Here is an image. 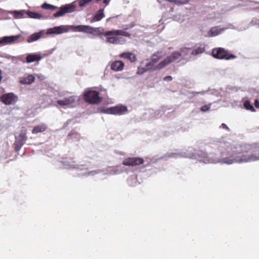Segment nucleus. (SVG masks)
Returning <instances> with one entry per match:
<instances>
[{
	"mask_svg": "<svg viewBox=\"0 0 259 259\" xmlns=\"http://www.w3.org/2000/svg\"><path fill=\"white\" fill-rule=\"evenodd\" d=\"M208 152L197 151L192 147L178 153H169L167 156L173 158H189L205 164L249 162L259 160V143L253 145L233 146L227 142L216 141L207 145Z\"/></svg>",
	"mask_w": 259,
	"mask_h": 259,
	"instance_id": "obj_1",
	"label": "nucleus"
},
{
	"mask_svg": "<svg viewBox=\"0 0 259 259\" xmlns=\"http://www.w3.org/2000/svg\"><path fill=\"white\" fill-rule=\"evenodd\" d=\"M62 167L65 169H75L78 172H80L79 174L80 176L85 177L90 176H94L102 172L101 169L88 171V165L85 164L76 163L73 159L64 158L61 161Z\"/></svg>",
	"mask_w": 259,
	"mask_h": 259,
	"instance_id": "obj_2",
	"label": "nucleus"
},
{
	"mask_svg": "<svg viewBox=\"0 0 259 259\" xmlns=\"http://www.w3.org/2000/svg\"><path fill=\"white\" fill-rule=\"evenodd\" d=\"M76 7L77 6L75 2L62 5L60 8L47 3H44L41 6V8L45 10H54L59 9V11L53 15V16L55 18L62 17L67 13H70L75 12Z\"/></svg>",
	"mask_w": 259,
	"mask_h": 259,
	"instance_id": "obj_3",
	"label": "nucleus"
},
{
	"mask_svg": "<svg viewBox=\"0 0 259 259\" xmlns=\"http://www.w3.org/2000/svg\"><path fill=\"white\" fill-rule=\"evenodd\" d=\"M59 98L56 101L57 105L66 108L72 107L79 100L76 96L65 95L63 93H59Z\"/></svg>",
	"mask_w": 259,
	"mask_h": 259,
	"instance_id": "obj_4",
	"label": "nucleus"
},
{
	"mask_svg": "<svg viewBox=\"0 0 259 259\" xmlns=\"http://www.w3.org/2000/svg\"><path fill=\"white\" fill-rule=\"evenodd\" d=\"M212 55L214 58L218 59L231 60L236 58V56L234 55H229L228 52L223 48L213 49Z\"/></svg>",
	"mask_w": 259,
	"mask_h": 259,
	"instance_id": "obj_5",
	"label": "nucleus"
},
{
	"mask_svg": "<svg viewBox=\"0 0 259 259\" xmlns=\"http://www.w3.org/2000/svg\"><path fill=\"white\" fill-rule=\"evenodd\" d=\"M99 92L89 90L84 94V99L86 102L91 104H95L100 103L102 98L99 96Z\"/></svg>",
	"mask_w": 259,
	"mask_h": 259,
	"instance_id": "obj_6",
	"label": "nucleus"
},
{
	"mask_svg": "<svg viewBox=\"0 0 259 259\" xmlns=\"http://www.w3.org/2000/svg\"><path fill=\"white\" fill-rule=\"evenodd\" d=\"M26 130L23 128L21 130L20 133L17 136H15V141L14 143L15 150L18 152L20 150L23 145L25 143L27 140Z\"/></svg>",
	"mask_w": 259,
	"mask_h": 259,
	"instance_id": "obj_7",
	"label": "nucleus"
},
{
	"mask_svg": "<svg viewBox=\"0 0 259 259\" xmlns=\"http://www.w3.org/2000/svg\"><path fill=\"white\" fill-rule=\"evenodd\" d=\"M127 111V107L120 105L106 108L103 110V113L114 115H122Z\"/></svg>",
	"mask_w": 259,
	"mask_h": 259,
	"instance_id": "obj_8",
	"label": "nucleus"
},
{
	"mask_svg": "<svg viewBox=\"0 0 259 259\" xmlns=\"http://www.w3.org/2000/svg\"><path fill=\"white\" fill-rule=\"evenodd\" d=\"M69 31L72 30L75 32H82L84 33H93L96 32L97 28H94L88 25H68Z\"/></svg>",
	"mask_w": 259,
	"mask_h": 259,
	"instance_id": "obj_9",
	"label": "nucleus"
},
{
	"mask_svg": "<svg viewBox=\"0 0 259 259\" xmlns=\"http://www.w3.org/2000/svg\"><path fill=\"white\" fill-rule=\"evenodd\" d=\"M106 31L101 33V35L107 36L106 43H110L114 45L123 44L125 42V39L122 37H118L117 34H111L109 35H106L105 33Z\"/></svg>",
	"mask_w": 259,
	"mask_h": 259,
	"instance_id": "obj_10",
	"label": "nucleus"
},
{
	"mask_svg": "<svg viewBox=\"0 0 259 259\" xmlns=\"http://www.w3.org/2000/svg\"><path fill=\"white\" fill-rule=\"evenodd\" d=\"M20 37V35L1 37H0V46L15 44L17 42Z\"/></svg>",
	"mask_w": 259,
	"mask_h": 259,
	"instance_id": "obj_11",
	"label": "nucleus"
},
{
	"mask_svg": "<svg viewBox=\"0 0 259 259\" xmlns=\"http://www.w3.org/2000/svg\"><path fill=\"white\" fill-rule=\"evenodd\" d=\"M69 31L68 25H60L49 28L47 30L48 34H60Z\"/></svg>",
	"mask_w": 259,
	"mask_h": 259,
	"instance_id": "obj_12",
	"label": "nucleus"
},
{
	"mask_svg": "<svg viewBox=\"0 0 259 259\" xmlns=\"http://www.w3.org/2000/svg\"><path fill=\"white\" fill-rule=\"evenodd\" d=\"M144 160L139 157H129L122 161V164L126 166H135L143 163Z\"/></svg>",
	"mask_w": 259,
	"mask_h": 259,
	"instance_id": "obj_13",
	"label": "nucleus"
},
{
	"mask_svg": "<svg viewBox=\"0 0 259 259\" xmlns=\"http://www.w3.org/2000/svg\"><path fill=\"white\" fill-rule=\"evenodd\" d=\"M17 96L12 93L6 94L2 96L1 100L6 105H10L15 102L16 100Z\"/></svg>",
	"mask_w": 259,
	"mask_h": 259,
	"instance_id": "obj_14",
	"label": "nucleus"
},
{
	"mask_svg": "<svg viewBox=\"0 0 259 259\" xmlns=\"http://www.w3.org/2000/svg\"><path fill=\"white\" fill-rule=\"evenodd\" d=\"M42 59V57L38 53H30L26 55V62L30 63L34 62H38Z\"/></svg>",
	"mask_w": 259,
	"mask_h": 259,
	"instance_id": "obj_15",
	"label": "nucleus"
},
{
	"mask_svg": "<svg viewBox=\"0 0 259 259\" xmlns=\"http://www.w3.org/2000/svg\"><path fill=\"white\" fill-rule=\"evenodd\" d=\"M181 56V53L176 51L174 52L170 56H167L164 60L167 65L178 60Z\"/></svg>",
	"mask_w": 259,
	"mask_h": 259,
	"instance_id": "obj_16",
	"label": "nucleus"
},
{
	"mask_svg": "<svg viewBox=\"0 0 259 259\" xmlns=\"http://www.w3.org/2000/svg\"><path fill=\"white\" fill-rule=\"evenodd\" d=\"M225 29L220 26L212 27L207 32L208 36L214 37L222 33Z\"/></svg>",
	"mask_w": 259,
	"mask_h": 259,
	"instance_id": "obj_17",
	"label": "nucleus"
},
{
	"mask_svg": "<svg viewBox=\"0 0 259 259\" xmlns=\"http://www.w3.org/2000/svg\"><path fill=\"white\" fill-rule=\"evenodd\" d=\"M111 34H117L118 36H123L127 37L131 36V34L128 32L121 30L106 31V32L105 33V35H109Z\"/></svg>",
	"mask_w": 259,
	"mask_h": 259,
	"instance_id": "obj_18",
	"label": "nucleus"
},
{
	"mask_svg": "<svg viewBox=\"0 0 259 259\" xmlns=\"http://www.w3.org/2000/svg\"><path fill=\"white\" fill-rule=\"evenodd\" d=\"M6 12L13 15L15 19L22 18L24 17V15L26 14V11L24 10L6 11Z\"/></svg>",
	"mask_w": 259,
	"mask_h": 259,
	"instance_id": "obj_19",
	"label": "nucleus"
},
{
	"mask_svg": "<svg viewBox=\"0 0 259 259\" xmlns=\"http://www.w3.org/2000/svg\"><path fill=\"white\" fill-rule=\"evenodd\" d=\"M124 63L121 61H115L112 63L111 69L115 71H120L123 70Z\"/></svg>",
	"mask_w": 259,
	"mask_h": 259,
	"instance_id": "obj_20",
	"label": "nucleus"
},
{
	"mask_svg": "<svg viewBox=\"0 0 259 259\" xmlns=\"http://www.w3.org/2000/svg\"><path fill=\"white\" fill-rule=\"evenodd\" d=\"M26 14L30 18L35 19H46L47 18L37 12L26 11Z\"/></svg>",
	"mask_w": 259,
	"mask_h": 259,
	"instance_id": "obj_21",
	"label": "nucleus"
},
{
	"mask_svg": "<svg viewBox=\"0 0 259 259\" xmlns=\"http://www.w3.org/2000/svg\"><path fill=\"white\" fill-rule=\"evenodd\" d=\"M120 58L130 60L131 62H135L137 60L136 56L131 52H124L119 55Z\"/></svg>",
	"mask_w": 259,
	"mask_h": 259,
	"instance_id": "obj_22",
	"label": "nucleus"
},
{
	"mask_svg": "<svg viewBox=\"0 0 259 259\" xmlns=\"http://www.w3.org/2000/svg\"><path fill=\"white\" fill-rule=\"evenodd\" d=\"M105 15L104 13V9H101L97 11L91 20V22L99 21L102 20Z\"/></svg>",
	"mask_w": 259,
	"mask_h": 259,
	"instance_id": "obj_23",
	"label": "nucleus"
},
{
	"mask_svg": "<svg viewBox=\"0 0 259 259\" xmlns=\"http://www.w3.org/2000/svg\"><path fill=\"white\" fill-rule=\"evenodd\" d=\"M35 80V77L33 75H28L27 76L23 77L21 80L20 83L23 84H30Z\"/></svg>",
	"mask_w": 259,
	"mask_h": 259,
	"instance_id": "obj_24",
	"label": "nucleus"
},
{
	"mask_svg": "<svg viewBox=\"0 0 259 259\" xmlns=\"http://www.w3.org/2000/svg\"><path fill=\"white\" fill-rule=\"evenodd\" d=\"M47 128V126L45 124H41L35 126L32 130V133L33 134H37L45 131Z\"/></svg>",
	"mask_w": 259,
	"mask_h": 259,
	"instance_id": "obj_25",
	"label": "nucleus"
},
{
	"mask_svg": "<svg viewBox=\"0 0 259 259\" xmlns=\"http://www.w3.org/2000/svg\"><path fill=\"white\" fill-rule=\"evenodd\" d=\"M68 137L74 142L78 141L80 138L79 134L74 131H71L68 134Z\"/></svg>",
	"mask_w": 259,
	"mask_h": 259,
	"instance_id": "obj_26",
	"label": "nucleus"
},
{
	"mask_svg": "<svg viewBox=\"0 0 259 259\" xmlns=\"http://www.w3.org/2000/svg\"><path fill=\"white\" fill-rule=\"evenodd\" d=\"M41 36V33H35L32 34L30 37L27 39V41L28 43H31L34 41H35L38 40Z\"/></svg>",
	"mask_w": 259,
	"mask_h": 259,
	"instance_id": "obj_27",
	"label": "nucleus"
},
{
	"mask_svg": "<svg viewBox=\"0 0 259 259\" xmlns=\"http://www.w3.org/2000/svg\"><path fill=\"white\" fill-rule=\"evenodd\" d=\"M205 51V48L204 47L200 46L199 47H197L192 50L191 52V54L193 55H197L198 54H201Z\"/></svg>",
	"mask_w": 259,
	"mask_h": 259,
	"instance_id": "obj_28",
	"label": "nucleus"
},
{
	"mask_svg": "<svg viewBox=\"0 0 259 259\" xmlns=\"http://www.w3.org/2000/svg\"><path fill=\"white\" fill-rule=\"evenodd\" d=\"M167 65L166 62H165L164 60L160 62L158 65H157L155 66H153L152 71H156L159 70L163 68H164L165 66Z\"/></svg>",
	"mask_w": 259,
	"mask_h": 259,
	"instance_id": "obj_29",
	"label": "nucleus"
},
{
	"mask_svg": "<svg viewBox=\"0 0 259 259\" xmlns=\"http://www.w3.org/2000/svg\"><path fill=\"white\" fill-rule=\"evenodd\" d=\"M162 57V52H157L154 54L151 58V60H152L155 63L157 62Z\"/></svg>",
	"mask_w": 259,
	"mask_h": 259,
	"instance_id": "obj_30",
	"label": "nucleus"
},
{
	"mask_svg": "<svg viewBox=\"0 0 259 259\" xmlns=\"http://www.w3.org/2000/svg\"><path fill=\"white\" fill-rule=\"evenodd\" d=\"M243 105L244 108L247 110H249L252 112H254L255 111L253 106L251 104L250 102L248 100H246L244 102Z\"/></svg>",
	"mask_w": 259,
	"mask_h": 259,
	"instance_id": "obj_31",
	"label": "nucleus"
},
{
	"mask_svg": "<svg viewBox=\"0 0 259 259\" xmlns=\"http://www.w3.org/2000/svg\"><path fill=\"white\" fill-rule=\"evenodd\" d=\"M128 184L131 186H136L138 184L137 179L134 177H131L127 179Z\"/></svg>",
	"mask_w": 259,
	"mask_h": 259,
	"instance_id": "obj_32",
	"label": "nucleus"
},
{
	"mask_svg": "<svg viewBox=\"0 0 259 259\" xmlns=\"http://www.w3.org/2000/svg\"><path fill=\"white\" fill-rule=\"evenodd\" d=\"M11 61L15 64H17L18 61H21L24 63L25 62V61L23 60L22 56H13V57H12Z\"/></svg>",
	"mask_w": 259,
	"mask_h": 259,
	"instance_id": "obj_33",
	"label": "nucleus"
},
{
	"mask_svg": "<svg viewBox=\"0 0 259 259\" xmlns=\"http://www.w3.org/2000/svg\"><path fill=\"white\" fill-rule=\"evenodd\" d=\"M211 103H209V104H207V105H203V106H202V107H200V110L202 112H205L208 111L210 109V108L211 107Z\"/></svg>",
	"mask_w": 259,
	"mask_h": 259,
	"instance_id": "obj_34",
	"label": "nucleus"
},
{
	"mask_svg": "<svg viewBox=\"0 0 259 259\" xmlns=\"http://www.w3.org/2000/svg\"><path fill=\"white\" fill-rule=\"evenodd\" d=\"M208 94L212 95H214L215 96H219L220 95V92L218 90H216L215 89H209L208 90Z\"/></svg>",
	"mask_w": 259,
	"mask_h": 259,
	"instance_id": "obj_35",
	"label": "nucleus"
},
{
	"mask_svg": "<svg viewBox=\"0 0 259 259\" xmlns=\"http://www.w3.org/2000/svg\"><path fill=\"white\" fill-rule=\"evenodd\" d=\"M92 0H78L79 6L80 7L85 6L87 4L91 2Z\"/></svg>",
	"mask_w": 259,
	"mask_h": 259,
	"instance_id": "obj_36",
	"label": "nucleus"
},
{
	"mask_svg": "<svg viewBox=\"0 0 259 259\" xmlns=\"http://www.w3.org/2000/svg\"><path fill=\"white\" fill-rule=\"evenodd\" d=\"M205 94H208V90H205V91H202L199 92H194L192 93V94L193 97L196 96V95H199V94L201 95H204Z\"/></svg>",
	"mask_w": 259,
	"mask_h": 259,
	"instance_id": "obj_37",
	"label": "nucleus"
},
{
	"mask_svg": "<svg viewBox=\"0 0 259 259\" xmlns=\"http://www.w3.org/2000/svg\"><path fill=\"white\" fill-rule=\"evenodd\" d=\"M175 4L177 5H185L189 3L190 0H175Z\"/></svg>",
	"mask_w": 259,
	"mask_h": 259,
	"instance_id": "obj_38",
	"label": "nucleus"
},
{
	"mask_svg": "<svg viewBox=\"0 0 259 259\" xmlns=\"http://www.w3.org/2000/svg\"><path fill=\"white\" fill-rule=\"evenodd\" d=\"M110 175H118L125 171L124 170L114 169L111 170Z\"/></svg>",
	"mask_w": 259,
	"mask_h": 259,
	"instance_id": "obj_39",
	"label": "nucleus"
},
{
	"mask_svg": "<svg viewBox=\"0 0 259 259\" xmlns=\"http://www.w3.org/2000/svg\"><path fill=\"white\" fill-rule=\"evenodd\" d=\"M163 113H164V109H163V107H162L161 109L156 110L154 112V115L156 116H159Z\"/></svg>",
	"mask_w": 259,
	"mask_h": 259,
	"instance_id": "obj_40",
	"label": "nucleus"
},
{
	"mask_svg": "<svg viewBox=\"0 0 259 259\" xmlns=\"http://www.w3.org/2000/svg\"><path fill=\"white\" fill-rule=\"evenodd\" d=\"M147 70L145 69V67H142V68H138L137 74L141 75L143 74L144 73L147 72Z\"/></svg>",
	"mask_w": 259,
	"mask_h": 259,
	"instance_id": "obj_41",
	"label": "nucleus"
},
{
	"mask_svg": "<svg viewBox=\"0 0 259 259\" xmlns=\"http://www.w3.org/2000/svg\"><path fill=\"white\" fill-rule=\"evenodd\" d=\"M250 24L251 25H257L259 27V20L258 19H253L250 22Z\"/></svg>",
	"mask_w": 259,
	"mask_h": 259,
	"instance_id": "obj_42",
	"label": "nucleus"
},
{
	"mask_svg": "<svg viewBox=\"0 0 259 259\" xmlns=\"http://www.w3.org/2000/svg\"><path fill=\"white\" fill-rule=\"evenodd\" d=\"M135 26V24L134 22H132L131 24L129 25V26L127 25H124L123 26V30H128L130 28H133Z\"/></svg>",
	"mask_w": 259,
	"mask_h": 259,
	"instance_id": "obj_43",
	"label": "nucleus"
},
{
	"mask_svg": "<svg viewBox=\"0 0 259 259\" xmlns=\"http://www.w3.org/2000/svg\"><path fill=\"white\" fill-rule=\"evenodd\" d=\"M145 68L147 70V71H148L149 70H152V68H153V66L152 65H151V64L149 63H148L145 65Z\"/></svg>",
	"mask_w": 259,
	"mask_h": 259,
	"instance_id": "obj_44",
	"label": "nucleus"
},
{
	"mask_svg": "<svg viewBox=\"0 0 259 259\" xmlns=\"http://www.w3.org/2000/svg\"><path fill=\"white\" fill-rule=\"evenodd\" d=\"M102 171L101 173H103L104 175H110L111 171L108 169H101Z\"/></svg>",
	"mask_w": 259,
	"mask_h": 259,
	"instance_id": "obj_45",
	"label": "nucleus"
},
{
	"mask_svg": "<svg viewBox=\"0 0 259 259\" xmlns=\"http://www.w3.org/2000/svg\"><path fill=\"white\" fill-rule=\"evenodd\" d=\"M172 79V76L170 75L166 76L163 78V80L165 81H170Z\"/></svg>",
	"mask_w": 259,
	"mask_h": 259,
	"instance_id": "obj_46",
	"label": "nucleus"
},
{
	"mask_svg": "<svg viewBox=\"0 0 259 259\" xmlns=\"http://www.w3.org/2000/svg\"><path fill=\"white\" fill-rule=\"evenodd\" d=\"M36 76L40 80H44L46 79L45 76L41 74H38Z\"/></svg>",
	"mask_w": 259,
	"mask_h": 259,
	"instance_id": "obj_47",
	"label": "nucleus"
},
{
	"mask_svg": "<svg viewBox=\"0 0 259 259\" xmlns=\"http://www.w3.org/2000/svg\"><path fill=\"white\" fill-rule=\"evenodd\" d=\"M220 128H223V129L226 130H227L228 131H230L229 128L228 127V126H227L225 123H222V124L220 125Z\"/></svg>",
	"mask_w": 259,
	"mask_h": 259,
	"instance_id": "obj_48",
	"label": "nucleus"
},
{
	"mask_svg": "<svg viewBox=\"0 0 259 259\" xmlns=\"http://www.w3.org/2000/svg\"><path fill=\"white\" fill-rule=\"evenodd\" d=\"M2 57L6 58H7L8 59H11V60L12 57H13V56H11V55H9V54H5L3 55H2Z\"/></svg>",
	"mask_w": 259,
	"mask_h": 259,
	"instance_id": "obj_49",
	"label": "nucleus"
},
{
	"mask_svg": "<svg viewBox=\"0 0 259 259\" xmlns=\"http://www.w3.org/2000/svg\"><path fill=\"white\" fill-rule=\"evenodd\" d=\"M181 51L182 53H189V52L190 51V49H187V48H183L181 50Z\"/></svg>",
	"mask_w": 259,
	"mask_h": 259,
	"instance_id": "obj_50",
	"label": "nucleus"
},
{
	"mask_svg": "<svg viewBox=\"0 0 259 259\" xmlns=\"http://www.w3.org/2000/svg\"><path fill=\"white\" fill-rule=\"evenodd\" d=\"M254 106L256 108H259V101L257 100L254 101Z\"/></svg>",
	"mask_w": 259,
	"mask_h": 259,
	"instance_id": "obj_51",
	"label": "nucleus"
},
{
	"mask_svg": "<svg viewBox=\"0 0 259 259\" xmlns=\"http://www.w3.org/2000/svg\"><path fill=\"white\" fill-rule=\"evenodd\" d=\"M174 20L177 21H180L181 20L178 16H174Z\"/></svg>",
	"mask_w": 259,
	"mask_h": 259,
	"instance_id": "obj_52",
	"label": "nucleus"
},
{
	"mask_svg": "<svg viewBox=\"0 0 259 259\" xmlns=\"http://www.w3.org/2000/svg\"><path fill=\"white\" fill-rule=\"evenodd\" d=\"M151 65H152L153 67L154 66V65L156 63L155 62H154L152 60H150V62H149Z\"/></svg>",
	"mask_w": 259,
	"mask_h": 259,
	"instance_id": "obj_53",
	"label": "nucleus"
},
{
	"mask_svg": "<svg viewBox=\"0 0 259 259\" xmlns=\"http://www.w3.org/2000/svg\"><path fill=\"white\" fill-rule=\"evenodd\" d=\"M151 65H152L153 67L154 66V65L156 63L155 62H154L152 60H150V62H149Z\"/></svg>",
	"mask_w": 259,
	"mask_h": 259,
	"instance_id": "obj_54",
	"label": "nucleus"
},
{
	"mask_svg": "<svg viewBox=\"0 0 259 259\" xmlns=\"http://www.w3.org/2000/svg\"><path fill=\"white\" fill-rule=\"evenodd\" d=\"M110 2V0H104L103 3L106 4V5H108Z\"/></svg>",
	"mask_w": 259,
	"mask_h": 259,
	"instance_id": "obj_55",
	"label": "nucleus"
},
{
	"mask_svg": "<svg viewBox=\"0 0 259 259\" xmlns=\"http://www.w3.org/2000/svg\"><path fill=\"white\" fill-rule=\"evenodd\" d=\"M167 1L169 2H171V3H174L175 4V0H166Z\"/></svg>",
	"mask_w": 259,
	"mask_h": 259,
	"instance_id": "obj_56",
	"label": "nucleus"
},
{
	"mask_svg": "<svg viewBox=\"0 0 259 259\" xmlns=\"http://www.w3.org/2000/svg\"><path fill=\"white\" fill-rule=\"evenodd\" d=\"M118 154H120V155H123V153L121 152H119V153H118Z\"/></svg>",
	"mask_w": 259,
	"mask_h": 259,
	"instance_id": "obj_57",
	"label": "nucleus"
},
{
	"mask_svg": "<svg viewBox=\"0 0 259 259\" xmlns=\"http://www.w3.org/2000/svg\"><path fill=\"white\" fill-rule=\"evenodd\" d=\"M111 19V18H109L107 19V21H109Z\"/></svg>",
	"mask_w": 259,
	"mask_h": 259,
	"instance_id": "obj_58",
	"label": "nucleus"
},
{
	"mask_svg": "<svg viewBox=\"0 0 259 259\" xmlns=\"http://www.w3.org/2000/svg\"><path fill=\"white\" fill-rule=\"evenodd\" d=\"M162 21V20H159V22H161Z\"/></svg>",
	"mask_w": 259,
	"mask_h": 259,
	"instance_id": "obj_59",
	"label": "nucleus"
},
{
	"mask_svg": "<svg viewBox=\"0 0 259 259\" xmlns=\"http://www.w3.org/2000/svg\"><path fill=\"white\" fill-rule=\"evenodd\" d=\"M248 26L246 27V28H245L244 29L248 28Z\"/></svg>",
	"mask_w": 259,
	"mask_h": 259,
	"instance_id": "obj_60",
	"label": "nucleus"
}]
</instances>
